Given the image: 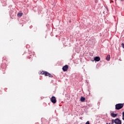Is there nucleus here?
<instances>
[{
  "mask_svg": "<svg viewBox=\"0 0 124 124\" xmlns=\"http://www.w3.org/2000/svg\"><path fill=\"white\" fill-rule=\"evenodd\" d=\"M62 69L64 72L67 71V70H68V65H65V66H63Z\"/></svg>",
  "mask_w": 124,
  "mask_h": 124,
  "instance_id": "obj_5",
  "label": "nucleus"
},
{
  "mask_svg": "<svg viewBox=\"0 0 124 124\" xmlns=\"http://www.w3.org/2000/svg\"><path fill=\"white\" fill-rule=\"evenodd\" d=\"M122 46H123V48H124V43L122 44Z\"/></svg>",
  "mask_w": 124,
  "mask_h": 124,
  "instance_id": "obj_13",
  "label": "nucleus"
},
{
  "mask_svg": "<svg viewBox=\"0 0 124 124\" xmlns=\"http://www.w3.org/2000/svg\"><path fill=\"white\" fill-rule=\"evenodd\" d=\"M85 100H86V98L84 97H81L80 98V101L81 102H85Z\"/></svg>",
  "mask_w": 124,
  "mask_h": 124,
  "instance_id": "obj_8",
  "label": "nucleus"
},
{
  "mask_svg": "<svg viewBox=\"0 0 124 124\" xmlns=\"http://www.w3.org/2000/svg\"><path fill=\"white\" fill-rule=\"evenodd\" d=\"M122 119L124 121V111L122 113Z\"/></svg>",
  "mask_w": 124,
  "mask_h": 124,
  "instance_id": "obj_11",
  "label": "nucleus"
},
{
  "mask_svg": "<svg viewBox=\"0 0 124 124\" xmlns=\"http://www.w3.org/2000/svg\"><path fill=\"white\" fill-rule=\"evenodd\" d=\"M124 0H121V1H123Z\"/></svg>",
  "mask_w": 124,
  "mask_h": 124,
  "instance_id": "obj_14",
  "label": "nucleus"
},
{
  "mask_svg": "<svg viewBox=\"0 0 124 124\" xmlns=\"http://www.w3.org/2000/svg\"><path fill=\"white\" fill-rule=\"evenodd\" d=\"M85 124H90V122L87 121Z\"/></svg>",
  "mask_w": 124,
  "mask_h": 124,
  "instance_id": "obj_12",
  "label": "nucleus"
},
{
  "mask_svg": "<svg viewBox=\"0 0 124 124\" xmlns=\"http://www.w3.org/2000/svg\"><path fill=\"white\" fill-rule=\"evenodd\" d=\"M110 116L112 117V118H116L117 116H118V114H114V113H111L110 114Z\"/></svg>",
  "mask_w": 124,
  "mask_h": 124,
  "instance_id": "obj_7",
  "label": "nucleus"
},
{
  "mask_svg": "<svg viewBox=\"0 0 124 124\" xmlns=\"http://www.w3.org/2000/svg\"><path fill=\"white\" fill-rule=\"evenodd\" d=\"M106 60H107V61H110V55H107V56L106 57Z\"/></svg>",
  "mask_w": 124,
  "mask_h": 124,
  "instance_id": "obj_10",
  "label": "nucleus"
},
{
  "mask_svg": "<svg viewBox=\"0 0 124 124\" xmlns=\"http://www.w3.org/2000/svg\"><path fill=\"white\" fill-rule=\"evenodd\" d=\"M112 124L114 123L116 124H122V121L120 120L119 118H116L115 120H112Z\"/></svg>",
  "mask_w": 124,
  "mask_h": 124,
  "instance_id": "obj_3",
  "label": "nucleus"
},
{
  "mask_svg": "<svg viewBox=\"0 0 124 124\" xmlns=\"http://www.w3.org/2000/svg\"><path fill=\"white\" fill-rule=\"evenodd\" d=\"M17 16L18 17H22V16H23V13H18Z\"/></svg>",
  "mask_w": 124,
  "mask_h": 124,
  "instance_id": "obj_9",
  "label": "nucleus"
},
{
  "mask_svg": "<svg viewBox=\"0 0 124 124\" xmlns=\"http://www.w3.org/2000/svg\"><path fill=\"white\" fill-rule=\"evenodd\" d=\"M124 104H117L115 105V109L116 110H120L123 107H124Z\"/></svg>",
  "mask_w": 124,
  "mask_h": 124,
  "instance_id": "obj_2",
  "label": "nucleus"
},
{
  "mask_svg": "<svg viewBox=\"0 0 124 124\" xmlns=\"http://www.w3.org/2000/svg\"><path fill=\"white\" fill-rule=\"evenodd\" d=\"M51 102L52 103H57V100L56 99V97L52 96L50 99Z\"/></svg>",
  "mask_w": 124,
  "mask_h": 124,
  "instance_id": "obj_4",
  "label": "nucleus"
},
{
  "mask_svg": "<svg viewBox=\"0 0 124 124\" xmlns=\"http://www.w3.org/2000/svg\"><path fill=\"white\" fill-rule=\"evenodd\" d=\"M94 61H95V62H99L100 61V57H95L94 58Z\"/></svg>",
  "mask_w": 124,
  "mask_h": 124,
  "instance_id": "obj_6",
  "label": "nucleus"
},
{
  "mask_svg": "<svg viewBox=\"0 0 124 124\" xmlns=\"http://www.w3.org/2000/svg\"><path fill=\"white\" fill-rule=\"evenodd\" d=\"M40 74H41L42 75H45V76H48V77H50V78H52L53 77V75L46 71L41 72Z\"/></svg>",
  "mask_w": 124,
  "mask_h": 124,
  "instance_id": "obj_1",
  "label": "nucleus"
}]
</instances>
